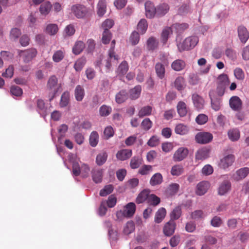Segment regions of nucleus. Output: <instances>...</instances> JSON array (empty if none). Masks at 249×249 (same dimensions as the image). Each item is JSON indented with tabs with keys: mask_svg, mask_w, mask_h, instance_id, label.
Masks as SVG:
<instances>
[{
	"mask_svg": "<svg viewBox=\"0 0 249 249\" xmlns=\"http://www.w3.org/2000/svg\"><path fill=\"white\" fill-rule=\"evenodd\" d=\"M18 56L25 64H29L36 57L37 51L36 49L31 48L24 50H18Z\"/></svg>",
	"mask_w": 249,
	"mask_h": 249,
	"instance_id": "f257e3e1",
	"label": "nucleus"
},
{
	"mask_svg": "<svg viewBox=\"0 0 249 249\" xmlns=\"http://www.w3.org/2000/svg\"><path fill=\"white\" fill-rule=\"evenodd\" d=\"M198 38L196 36H192L185 38L181 43H178L177 46L178 51L181 52L185 50H188L194 48L198 43Z\"/></svg>",
	"mask_w": 249,
	"mask_h": 249,
	"instance_id": "f03ea898",
	"label": "nucleus"
},
{
	"mask_svg": "<svg viewBox=\"0 0 249 249\" xmlns=\"http://www.w3.org/2000/svg\"><path fill=\"white\" fill-rule=\"evenodd\" d=\"M90 169L89 166L85 163L81 166L77 162H73L72 164V173L75 176L81 175L83 178H87L89 176Z\"/></svg>",
	"mask_w": 249,
	"mask_h": 249,
	"instance_id": "7ed1b4c3",
	"label": "nucleus"
},
{
	"mask_svg": "<svg viewBox=\"0 0 249 249\" xmlns=\"http://www.w3.org/2000/svg\"><path fill=\"white\" fill-rule=\"evenodd\" d=\"M58 80L55 75L51 76L49 78L47 84V89L50 92L51 97L50 101H51L54 97L55 94L58 92Z\"/></svg>",
	"mask_w": 249,
	"mask_h": 249,
	"instance_id": "20e7f679",
	"label": "nucleus"
},
{
	"mask_svg": "<svg viewBox=\"0 0 249 249\" xmlns=\"http://www.w3.org/2000/svg\"><path fill=\"white\" fill-rule=\"evenodd\" d=\"M115 46V40H113L111 42L110 48L108 51V56L107 59L105 60V65L107 69L109 70L111 67V63L113 61L118 60V56L115 55L114 51Z\"/></svg>",
	"mask_w": 249,
	"mask_h": 249,
	"instance_id": "39448f33",
	"label": "nucleus"
},
{
	"mask_svg": "<svg viewBox=\"0 0 249 249\" xmlns=\"http://www.w3.org/2000/svg\"><path fill=\"white\" fill-rule=\"evenodd\" d=\"M72 12L78 18H82L89 15L88 9L83 5L76 4L71 7Z\"/></svg>",
	"mask_w": 249,
	"mask_h": 249,
	"instance_id": "423d86ee",
	"label": "nucleus"
},
{
	"mask_svg": "<svg viewBox=\"0 0 249 249\" xmlns=\"http://www.w3.org/2000/svg\"><path fill=\"white\" fill-rule=\"evenodd\" d=\"M213 134L208 132H200L195 136L196 142L200 144L208 143L213 140Z\"/></svg>",
	"mask_w": 249,
	"mask_h": 249,
	"instance_id": "0eeeda50",
	"label": "nucleus"
},
{
	"mask_svg": "<svg viewBox=\"0 0 249 249\" xmlns=\"http://www.w3.org/2000/svg\"><path fill=\"white\" fill-rule=\"evenodd\" d=\"M176 228V223L172 220L166 222L163 228V232L166 236H170L175 232Z\"/></svg>",
	"mask_w": 249,
	"mask_h": 249,
	"instance_id": "6e6552de",
	"label": "nucleus"
},
{
	"mask_svg": "<svg viewBox=\"0 0 249 249\" xmlns=\"http://www.w3.org/2000/svg\"><path fill=\"white\" fill-rule=\"evenodd\" d=\"M230 107L234 111H239L242 108V102L237 96H232L229 100Z\"/></svg>",
	"mask_w": 249,
	"mask_h": 249,
	"instance_id": "1a4fd4ad",
	"label": "nucleus"
},
{
	"mask_svg": "<svg viewBox=\"0 0 249 249\" xmlns=\"http://www.w3.org/2000/svg\"><path fill=\"white\" fill-rule=\"evenodd\" d=\"M210 183L208 181H203L198 183L196 186V194L198 196L204 195L210 187Z\"/></svg>",
	"mask_w": 249,
	"mask_h": 249,
	"instance_id": "9d476101",
	"label": "nucleus"
},
{
	"mask_svg": "<svg viewBox=\"0 0 249 249\" xmlns=\"http://www.w3.org/2000/svg\"><path fill=\"white\" fill-rule=\"evenodd\" d=\"M249 174V168H241L236 171L235 174L233 176L234 179L236 181H239L245 178Z\"/></svg>",
	"mask_w": 249,
	"mask_h": 249,
	"instance_id": "9b49d317",
	"label": "nucleus"
},
{
	"mask_svg": "<svg viewBox=\"0 0 249 249\" xmlns=\"http://www.w3.org/2000/svg\"><path fill=\"white\" fill-rule=\"evenodd\" d=\"M157 8L150 1H146L145 3V15L147 18H152L156 14Z\"/></svg>",
	"mask_w": 249,
	"mask_h": 249,
	"instance_id": "f8f14e48",
	"label": "nucleus"
},
{
	"mask_svg": "<svg viewBox=\"0 0 249 249\" xmlns=\"http://www.w3.org/2000/svg\"><path fill=\"white\" fill-rule=\"evenodd\" d=\"M239 38L243 43L245 44L249 38V33L244 26H240L238 28Z\"/></svg>",
	"mask_w": 249,
	"mask_h": 249,
	"instance_id": "ddd939ff",
	"label": "nucleus"
},
{
	"mask_svg": "<svg viewBox=\"0 0 249 249\" xmlns=\"http://www.w3.org/2000/svg\"><path fill=\"white\" fill-rule=\"evenodd\" d=\"M209 96L211 100L212 108L215 111L219 110L220 108V100L215 97V91L213 90H210Z\"/></svg>",
	"mask_w": 249,
	"mask_h": 249,
	"instance_id": "4468645a",
	"label": "nucleus"
},
{
	"mask_svg": "<svg viewBox=\"0 0 249 249\" xmlns=\"http://www.w3.org/2000/svg\"><path fill=\"white\" fill-rule=\"evenodd\" d=\"M159 44L158 39L154 36L150 37L146 41L147 49L148 51H153L158 49Z\"/></svg>",
	"mask_w": 249,
	"mask_h": 249,
	"instance_id": "2eb2a0df",
	"label": "nucleus"
},
{
	"mask_svg": "<svg viewBox=\"0 0 249 249\" xmlns=\"http://www.w3.org/2000/svg\"><path fill=\"white\" fill-rule=\"evenodd\" d=\"M136 211V205L133 202L128 203L125 207L123 214L128 217H132Z\"/></svg>",
	"mask_w": 249,
	"mask_h": 249,
	"instance_id": "dca6fc26",
	"label": "nucleus"
},
{
	"mask_svg": "<svg viewBox=\"0 0 249 249\" xmlns=\"http://www.w3.org/2000/svg\"><path fill=\"white\" fill-rule=\"evenodd\" d=\"M234 157H224L220 160L219 166L223 169H226L231 166L234 161Z\"/></svg>",
	"mask_w": 249,
	"mask_h": 249,
	"instance_id": "f3484780",
	"label": "nucleus"
},
{
	"mask_svg": "<svg viewBox=\"0 0 249 249\" xmlns=\"http://www.w3.org/2000/svg\"><path fill=\"white\" fill-rule=\"evenodd\" d=\"M192 100L195 107L198 110L201 109L204 107V101L203 99L197 94L192 95Z\"/></svg>",
	"mask_w": 249,
	"mask_h": 249,
	"instance_id": "a211bd4d",
	"label": "nucleus"
},
{
	"mask_svg": "<svg viewBox=\"0 0 249 249\" xmlns=\"http://www.w3.org/2000/svg\"><path fill=\"white\" fill-rule=\"evenodd\" d=\"M186 67V63L182 59L174 60L171 64V68L175 71H179L183 70Z\"/></svg>",
	"mask_w": 249,
	"mask_h": 249,
	"instance_id": "6ab92c4d",
	"label": "nucleus"
},
{
	"mask_svg": "<svg viewBox=\"0 0 249 249\" xmlns=\"http://www.w3.org/2000/svg\"><path fill=\"white\" fill-rule=\"evenodd\" d=\"M150 191L149 190L144 189L139 194L136 199V202L137 204L143 203L145 200L148 201Z\"/></svg>",
	"mask_w": 249,
	"mask_h": 249,
	"instance_id": "aec40b11",
	"label": "nucleus"
},
{
	"mask_svg": "<svg viewBox=\"0 0 249 249\" xmlns=\"http://www.w3.org/2000/svg\"><path fill=\"white\" fill-rule=\"evenodd\" d=\"M231 188V182L228 180H225L219 185L218 188V194L224 195L230 190Z\"/></svg>",
	"mask_w": 249,
	"mask_h": 249,
	"instance_id": "412c9836",
	"label": "nucleus"
},
{
	"mask_svg": "<svg viewBox=\"0 0 249 249\" xmlns=\"http://www.w3.org/2000/svg\"><path fill=\"white\" fill-rule=\"evenodd\" d=\"M128 98V94L125 90L122 89L117 93L115 96V101L118 104H122Z\"/></svg>",
	"mask_w": 249,
	"mask_h": 249,
	"instance_id": "4be33fe9",
	"label": "nucleus"
},
{
	"mask_svg": "<svg viewBox=\"0 0 249 249\" xmlns=\"http://www.w3.org/2000/svg\"><path fill=\"white\" fill-rule=\"evenodd\" d=\"M189 131V129L188 126L182 124H177L175 128V133L180 135L187 134Z\"/></svg>",
	"mask_w": 249,
	"mask_h": 249,
	"instance_id": "5701e85b",
	"label": "nucleus"
},
{
	"mask_svg": "<svg viewBox=\"0 0 249 249\" xmlns=\"http://www.w3.org/2000/svg\"><path fill=\"white\" fill-rule=\"evenodd\" d=\"M92 178L96 183L101 182L103 178V171L101 169H93L91 171Z\"/></svg>",
	"mask_w": 249,
	"mask_h": 249,
	"instance_id": "b1692460",
	"label": "nucleus"
},
{
	"mask_svg": "<svg viewBox=\"0 0 249 249\" xmlns=\"http://www.w3.org/2000/svg\"><path fill=\"white\" fill-rule=\"evenodd\" d=\"M175 88L178 91L183 90L185 88V81L182 76L177 77L174 82Z\"/></svg>",
	"mask_w": 249,
	"mask_h": 249,
	"instance_id": "393cba45",
	"label": "nucleus"
},
{
	"mask_svg": "<svg viewBox=\"0 0 249 249\" xmlns=\"http://www.w3.org/2000/svg\"><path fill=\"white\" fill-rule=\"evenodd\" d=\"M166 214V211L165 208L163 207L160 208L156 213L155 222L157 223H160L164 218Z\"/></svg>",
	"mask_w": 249,
	"mask_h": 249,
	"instance_id": "a878e982",
	"label": "nucleus"
},
{
	"mask_svg": "<svg viewBox=\"0 0 249 249\" xmlns=\"http://www.w3.org/2000/svg\"><path fill=\"white\" fill-rule=\"evenodd\" d=\"M172 33V28L167 27L163 30L161 35V41L163 44H165L167 43L170 35Z\"/></svg>",
	"mask_w": 249,
	"mask_h": 249,
	"instance_id": "bb28decb",
	"label": "nucleus"
},
{
	"mask_svg": "<svg viewBox=\"0 0 249 249\" xmlns=\"http://www.w3.org/2000/svg\"><path fill=\"white\" fill-rule=\"evenodd\" d=\"M74 96L77 101H81L85 96L84 88L80 85H77L74 90Z\"/></svg>",
	"mask_w": 249,
	"mask_h": 249,
	"instance_id": "cd10ccee",
	"label": "nucleus"
},
{
	"mask_svg": "<svg viewBox=\"0 0 249 249\" xmlns=\"http://www.w3.org/2000/svg\"><path fill=\"white\" fill-rule=\"evenodd\" d=\"M99 136L98 132L93 131L90 134L89 137V143L91 146L94 147L96 146L99 142Z\"/></svg>",
	"mask_w": 249,
	"mask_h": 249,
	"instance_id": "c85d7f7f",
	"label": "nucleus"
},
{
	"mask_svg": "<svg viewBox=\"0 0 249 249\" xmlns=\"http://www.w3.org/2000/svg\"><path fill=\"white\" fill-rule=\"evenodd\" d=\"M142 91L141 86L138 85L129 90V97L132 100H135L138 98Z\"/></svg>",
	"mask_w": 249,
	"mask_h": 249,
	"instance_id": "c756f323",
	"label": "nucleus"
},
{
	"mask_svg": "<svg viewBox=\"0 0 249 249\" xmlns=\"http://www.w3.org/2000/svg\"><path fill=\"white\" fill-rule=\"evenodd\" d=\"M163 181V177L160 173L153 175L150 180V184L152 186H155L160 184Z\"/></svg>",
	"mask_w": 249,
	"mask_h": 249,
	"instance_id": "7c9ffc66",
	"label": "nucleus"
},
{
	"mask_svg": "<svg viewBox=\"0 0 249 249\" xmlns=\"http://www.w3.org/2000/svg\"><path fill=\"white\" fill-rule=\"evenodd\" d=\"M229 138L232 142L237 141L240 137L239 130L237 128H232L228 131Z\"/></svg>",
	"mask_w": 249,
	"mask_h": 249,
	"instance_id": "2f4dec72",
	"label": "nucleus"
},
{
	"mask_svg": "<svg viewBox=\"0 0 249 249\" xmlns=\"http://www.w3.org/2000/svg\"><path fill=\"white\" fill-rule=\"evenodd\" d=\"M52 5L50 2L47 1L41 4L39 7V12L44 16L47 15L51 11Z\"/></svg>",
	"mask_w": 249,
	"mask_h": 249,
	"instance_id": "473e14b6",
	"label": "nucleus"
},
{
	"mask_svg": "<svg viewBox=\"0 0 249 249\" xmlns=\"http://www.w3.org/2000/svg\"><path fill=\"white\" fill-rule=\"evenodd\" d=\"M177 111L180 117L186 116L187 113V108L186 104L182 101H180L177 105Z\"/></svg>",
	"mask_w": 249,
	"mask_h": 249,
	"instance_id": "72a5a7b5",
	"label": "nucleus"
},
{
	"mask_svg": "<svg viewBox=\"0 0 249 249\" xmlns=\"http://www.w3.org/2000/svg\"><path fill=\"white\" fill-rule=\"evenodd\" d=\"M85 43L81 41H77L75 42L72 48V52L75 55L80 54L85 48Z\"/></svg>",
	"mask_w": 249,
	"mask_h": 249,
	"instance_id": "f704fd0d",
	"label": "nucleus"
},
{
	"mask_svg": "<svg viewBox=\"0 0 249 249\" xmlns=\"http://www.w3.org/2000/svg\"><path fill=\"white\" fill-rule=\"evenodd\" d=\"M153 108L151 106H146L142 107L138 112V116L142 118L146 116H149L151 114Z\"/></svg>",
	"mask_w": 249,
	"mask_h": 249,
	"instance_id": "c9c22d12",
	"label": "nucleus"
},
{
	"mask_svg": "<svg viewBox=\"0 0 249 249\" xmlns=\"http://www.w3.org/2000/svg\"><path fill=\"white\" fill-rule=\"evenodd\" d=\"M156 9V14L159 16H163L168 12L169 7L168 4L162 3L159 5Z\"/></svg>",
	"mask_w": 249,
	"mask_h": 249,
	"instance_id": "e433bc0d",
	"label": "nucleus"
},
{
	"mask_svg": "<svg viewBox=\"0 0 249 249\" xmlns=\"http://www.w3.org/2000/svg\"><path fill=\"white\" fill-rule=\"evenodd\" d=\"M97 14L99 16H103L106 12V0H100L97 4Z\"/></svg>",
	"mask_w": 249,
	"mask_h": 249,
	"instance_id": "4c0bfd02",
	"label": "nucleus"
},
{
	"mask_svg": "<svg viewBox=\"0 0 249 249\" xmlns=\"http://www.w3.org/2000/svg\"><path fill=\"white\" fill-rule=\"evenodd\" d=\"M148 24L147 21L145 19H141L137 25V30L138 32L143 34L147 30Z\"/></svg>",
	"mask_w": 249,
	"mask_h": 249,
	"instance_id": "58836bf2",
	"label": "nucleus"
},
{
	"mask_svg": "<svg viewBox=\"0 0 249 249\" xmlns=\"http://www.w3.org/2000/svg\"><path fill=\"white\" fill-rule=\"evenodd\" d=\"M155 70L158 76L162 79L165 75V68L163 64L158 63L155 65Z\"/></svg>",
	"mask_w": 249,
	"mask_h": 249,
	"instance_id": "ea45409f",
	"label": "nucleus"
},
{
	"mask_svg": "<svg viewBox=\"0 0 249 249\" xmlns=\"http://www.w3.org/2000/svg\"><path fill=\"white\" fill-rule=\"evenodd\" d=\"M86 63L85 57H82L77 60L74 65V68L76 71H80Z\"/></svg>",
	"mask_w": 249,
	"mask_h": 249,
	"instance_id": "a19ab883",
	"label": "nucleus"
},
{
	"mask_svg": "<svg viewBox=\"0 0 249 249\" xmlns=\"http://www.w3.org/2000/svg\"><path fill=\"white\" fill-rule=\"evenodd\" d=\"M45 30L46 32L48 34L53 36L57 33L58 31V27L57 25L56 24H49L47 25Z\"/></svg>",
	"mask_w": 249,
	"mask_h": 249,
	"instance_id": "79ce46f5",
	"label": "nucleus"
},
{
	"mask_svg": "<svg viewBox=\"0 0 249 249\" xmlns=\"http://www.w3.org/2000/svg\"><path fill=\"white\" fill-rule=\"evenodd\" d=\"M160 202V199L154 194H150L148 196L147 203L153 206H157Z\"/></svg>",
	"mask_w": 249,
	"mask_h": 249,
	"instance_id": "37998d69",
	"label": "nucleus"
},
{
	"mask_svg": "<svg viewBox=\"0 0 249 249\" xmlns=\"http://www.w3.org/2000/svg\"><path fill=\"white\" fill-rule=\"evenodd\" d=\"M135 229L134 222L132 221H128L124 229L125 234L128 235L134 231Z\"/></svg>",
	"mask_w": 249,
	"mask_h": 249,
	"instance_id": "c03bdc74",
	"label": "nucleus"
},
{
	"mask_svg": "<svg viewBox=\"0 0 249 249\" xmlns=\"http://www.w3.org/2000/svg\"><path fill=\"white\" fill-rule=\"evenodd\" d=\"M70 93L68 91L64 92L61 97L60 106L62 107H66L69 103Z\"/></svg>",
	"mask_w": 249,
	"mask_h": 249,
	"instance_id": "a18cd8bd",
	"label": "nucleus"
},
{
	"mask_svg": "<svg viewBox=\"0 0 249 249\" xmlns=\"http://www.w3.org/2000/svg\"><path fill=\"white\" fill-rule=\"evenodd\" d=\"M181 215V209L180 207H176L170 213V220H174L178 219Z\"/></svg>",
	"mask_w": 249,
	"mask_h": 249,
	"instance_id": "49530a36",
	"label": "nucleus"
},
{
	"mask_svg": "<svg viewBox=\"0 0 249 249\" xmlns=\"http://www.w3.org/2000/svg\"><path fill=\"white\" fill-rule=\"evenodd\" d=\"M172 28L175 29L177 33H181L188 28V25L187 23H175L173 24Z\"/></svg>",
	"mask_w": 249,
	"mask_h": 249,
	"instance_id": "de8ad7c7",
	"label": "nucleus"
},
{
	"mask_svg": "<svg viewBox=\"0 0 249 249\" xmlns=\"http://www.w3.org/2000/svg\"><path fill=\"white\" fill-rule=\"evenodd\" d=\"M111 111V107L105 105H102L99 108V114L103 117L108 116Z\"/></svg>",
	"mask_w": 249,
	"mask_h": 249,
	"instance_id": "09e8293b",
	"label": "nucleus"
},
{
	"mask_svg": "<svg viewBox=\"0 0 249 249\" xmlns=\"http://www.w3.org/2000/svg\"><path fill=\"white\" fill-rule=\"evenodd\" d=\"M64 56V52L62 50H58L54 52L52 58L54 62L58 63L63 60Z\"/></svg>",
	"mask_w": 249,
	"mask_h": 249,
	"instance_id": "8fccbe9b",
	"label": "nucleus"
},
{
	"mask_svg": "<svg viewBox=\"0 0 249 249\" xmlns=\"http://www.w3.org/2000/svg\"><path fill=\"white\" fill-rule=\"evenodd\" d=\"M142 163V159L140 157H134L131 160L130 166L132 169L138 168Z\"/></svg>",
	"mask_w": 249,
	"mask_h": 249,
	"instance_id": "3c124183",
	"label": "nucleus"
},
{
	"mask_svg": "<svg viewBox=\"0 0 249 249\" xmlns=\"http://www.w3.org/2000/svg\"><path fill=\"white\" fill-rule=\"evenodd\" d=\"M230 83L228 76L226 74H221L219 76L217 79V84L226 87Z\"/></svg>",
	"mask_w": 249,
	"mask_h": 249,
	"instance_id": "603ef678",
	"label": "nucleus"
},
{
	"mask_svg": "<svg viewBox=\"0 0 249 249\" xmlns=\"http://www.w3.org/2000/svg\"><path fill=\"white\" fill-rule=\"evenodd\" d=\"M128 70V64L125 61H123L119 65L118 69V72L121 75L126 74Z\"/></svg>",
	"mask_w": 249,
	"mask_h": 249,
	"instance_id": "864d4df0",
	"label": "nucleus"
},
{
	"mask_svg": "<svg viewBox=\"0 0 249 249\" xmlns=\"http://www.w3.org/2000/svg\"><path fill=\"white\" fill-rule=\"evenodd\" d=\"M10 93L13 96L19 97L22 95L23 91L21 88L17 86H12L10 88Z\"/></svg>",
	"mask_w": 249,
	"mask_h": 249,
	"instance_id": "5fc2aeb1",
	"label": "nucleus"
},
{
	"mask_svg": "<svg viewBox=\"0 0 249 249\" xmlns=\"http://www.w3.org/2000/svg\"><path fill=\"white\" fill-rule=\"evenodd\" d=\"M113 190V186L111 184L106 185L103 189L100 191V195L105 196L112 193Z\"/></svg>",
	"mask_w": 249,
	"mask_h": 249,
	"instance_id": "6e6d98bb",
	"label": "nucleus"
},
{
	"mask_svg": "<svg viewBox=\"0 0 249 249\" xmlns=\"http://www.w3.org/2000/svg\"><path fill=\"white\" fill-rule=\"evenodd\" d=\"M140 40V36L139 33L134 31L132 33L129 38V41L132 45H135L137 44Z\"/></svg>",
	"mask_w": 249,
	"mask_h": 249,
	"instance_id": "4d7b16f0",
	"label": "nucleus"
},
{
	"mask_svg": "<svg viewBox=\"0 0 249 249\" xmlns=\"http://www.w3.org/2000/svg\"><path fill=\"white\" fill-rule=\"evenodd\" d=\"M153 123L149 118H146L143 119L141 123L142 128L145 130H149L152 126Z\"/></svg>",
	"mask_w": 249,
	"mask_h": 249,
	"instance_id": "13d9d810",
	"label": "nucleus"
},
{
	"mask_svg": "<svg viewBox=\"0 0 249 249\" xmlns=\"http://www.w3.org/2000/svg\"><path fill=\"white\" fill-rule=\"evenodd\" d=\"M183 171V169L181 166L180 165H175L174 166L171 170V174L173 176H178L180 175Z\"/></svg>",
	"mask_w": 249,
	"mask_h": 249,
	"instance_id": "bf43d9fd",
	"label": "nucleus"
},
{
	"mask_svg": "<svg viewBox=\"0 0 249 249\" xmlns=\"http://www.w3.org/2000/svg\"><path fill=\"white\" fill-rule=\"evenodd\" d=\"M114 25V21L110 19H107L103 22L102 26L104 29V31H110L109 29L112 27Z\"/></svg>",
	"mask_w": 249,
	"mask_h": 249,
	"instance_id": "052dcab7",
	"label": "nucleus"
},
{
	"mask_svg": "<svg viewBox=\"0 0 249 249\" xmlns=\"http://www.w3.org/2000/svg\"><path fill=\"white\" fill-rule=\"evenodd\" d=\"M234 75L236 79L239 80H243L245 78V74L242 69L236 68L234 70Z\"/></svg>",
	"mask_w": 249,
	"mask_h": 249,
	"instance_id": "680f3d73",
	"label": "nucleus"
},
{
	"mask_svg": "<svg viewBox=\"0 0 249 249\" xmlns=\"http://www.w3.org/2000/svg\"><path fill=\"white\" fill-rule=\"evenodd\" d=\"M111 37L112 35L110 31H104L102 34V42L105 44L109 43Z\"/></svg>",
	"mask_w": 249,
	"mask_h": 249,
	"instance_id": "e2e57ef3",
	"label": "nucleus"
},
{
	"mask_svg": "<svg viewBox=\"0 0 249 249\" xmlns=\"http://www.w3.org/2000/svg\"><path fill=\"white\" fill-rule=\"evenodd\" d=\"M211 149L208 147H203L199 149L196 156H208L210 154Z\"/></svg>",
	"mask_w": 249,
	"mask_h": 249,
	"instance_id": "0e129e2a",
	"label": "nucleus"
},
{
	"mask_svg": "<svg viewBox=\"0 0 249 249\" xmlns=\"http://www.w3.org/2000/svg\"><path fill=\"white\" fill-rule=\"evenodd\" d=\"M160 143V139L157 136H152L147 142V144L151 147L156 146Z\"/></svg>",
	"mask_w": 249,
	"mask_h": 249,
	"instance_id": "69168bd1",
	"label": "nucleus"
},
{
	"mask_svg": "<svg viewBox=\"0 0 249 249\" xmlns=\"http://www.w3.org/2000/svg\"><path fill=\"white\" fill-rule=\"evenodd\" d=\"M114 135V130L111 126L106 127L104 131V135L106 139L112 137Z\"/></svg>",
	"mask_w": 249,
	"mask_h": 249,
	"instance_id": "338daca9",
	"label": "nucleus"
},
{
	"mask_svg": "<svg viewBox=\"0 0 249 249\" xmlns=\"http://www.w3.org/2000/svg\"><path fill=\"white\" fill-rule=\"evenodd\" d=\"M226 55L231 60L236 59L237 55L236 52L231 48H228L225 51Z\"/></svg>",
	"mask_w": 249,
	"mask_h": 249,
	"instance_id": "774afa93",
	"label": "nucleus"
}]
</instances>
